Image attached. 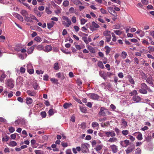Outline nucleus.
<instances>
[{
	"label": "nucleus",
	"mask_w": 154,
	"mask_h": 154,
	"mask_svg": "<svg viewBox=\"0 0 154 154\" xmlns=\"http://www.w3.org/2000/svg\"><path fill=\"white\" fill-rule=\"evenodd\" d=\"M88 49L90 52L92 53H95V50L94 48H93L91 47H88Z\"/></svg>",
	"instance_id": "45"
},
{
	"label": "nucleus",
	"mask_w": 154,
	"mask_h": 154,
	"mask_svg": "<svg viewBox=\"0 0 154 154\" xmlns=\"http://www.w3.org/2000/svg\"><path fill=\"white\" fill-rule=\"evenodd\" d=\"M97 65L101 69H103L104 66L103 63L101 61H99L97 63Z\"/></svg>",
	"instance_id": "22"
},
{
	"label": "nucleus",
	"mask_w": 154,
	"mask_h": 154,
	"mask_svg": "<svg viewBox=\"0 0 154 154\" xmlns=\"http://www.w3.org/2000/svg\"><path fill=\"white\" fill-rule=\"evenodd\" d=\"M54 68L55 70H57L59 69V63H55L54 66Z\"/></svg>",
	"instance_id": "35"
},
{
	"label": "nucleus",
	"mask_w": 154,
	"mask_h": 154,
	"mask_svg": "<svg viewBox=\"0 0 154 154\" xmlns=\"http://www.w3.org/2000/svg\"><path fill=\"white\" fill-rule=\"evenodd\" d=\"M23 81L22 77L19 76L18 77L17 79V82L18 85H21L23 84Z\"/></svg>",
	"instance_id": "13"
},
{
	"label": "nucleus",
	"mask_w": 154,
	"mask_h": 154,
	"mask_svg": "<svg viewBox=\"0 0 154 154\" xmlns=\"http://www.w3.org/2000/svg\"><path fill=\"white\" fill-rule=\"evenodd\" d=\"M137 7L138 8H141L145 9V8H144V6L141 3H138L137 5Z\"/></svg>",
	"instance_id": "49"
},
{
	"label": "nucleus",
	"mask_w": 154,
	"mask_h": 154,
	"mask_svg": "<svg viewBox=\"0 0 154 154\" xmlns=\"http://www.w3.org/2000/svg\"><path fill=\"white\" fill-rule=\"evenodd\" d=\"M112 113L108 111V110L104 107H101L98 114L100 116H106V115H111Z\"/></svg>",
	"instance_id": "1"
},
{
	"label": "nucleus",
	"mask_w": 154,
	"mask_h": 154,
	"mask_svg": "<svg viewBox=\"0 0 154 154\" xmlns=\"http://www.w3.org/2000/svg\"><path fill=\"white\" fill-rule=\"evenodd\" d=\"M9 138V137L6 135L2 138V140L3 142H7Z\"/></svg>",
	"instance_id": "36"
},
{
	"label": "nucleus",
	"mask_w": 154,
	"mask_h": 154,
	"mask_svg": "<svg viewBox=\"0 0 154 154\" xmlns=\"http://www.w3.org/2000/svg\"><path fill=\"white\" fill-rule=\"evenodd\" d=\"M17 134L16 133H15L13 134H11L10 136L11 138L13 140L15 139L16 138Z\"/></svg>",
	"instance_id": "61"
},
{
	"label": "nucleus",
	"mask_w": 154,
	"mask_h": 154,
	"mask_svg": "<svg viewBox=\"0 0 154 154\" xmlns=\"http://www.w3.org/2000/svg\"><path fill=\"white\" fill-rule=\"evenodd\" d=\"M25 20L28 22L32 23L33 21L29 17L27 16L25 17Z\"/></svg>",
	"instance_id": "40"
},
{
	"label": "nucleus",
	"mask_w": 154,
	"mask_h": 154,
	"mask_svg": "<svg viewBox=\"0 0 154 154\" xmlns=\"http://www.w3.org/2000/svg\"><path fill=\"white\" fill-rule=\"evenodd\" d=\"M117 140V138L115 137H113L110 138L108 140V142H110V143H113L116 142Z\"/></svg>",
	"instance_id": "29"
},
{
	"label": "nucleus",
	"mask_w": 154,
	"mask_h": 154,
	"mask_svg": "<svg viewBox=\"0 0 154 154\" xmlns=\"http://www.w3.org/2000/svg\"><path fill=\"white\" fill-rule=\"evenodd\" d=\"M34 40L38 42H40L41 41V38L40 37L37 36L35 38Z\"/></svg>",
	"instance_id": "47"
},
{
	"label": "nucleus",
	"mask_w": 154,
	"mask_h": 154,
	"mask_svg": "<svg viewBox=\"0 0 154 154\" xmlns=\"http://www.w3.org/2000/svg\"><path fill=\"white\" fill-rule=\"evenodd\" d=\"M54 22L52 21L51 23H47L48 28V29H50L52 28L54 24Z\"/></svg>",
	"instance_id": "26"
},
{
	"label": "nucleus",
	"mask_w": 154,
	"mask_h": 154,
	"mask_svg": "<svg viewBox=\"0 0 154 154\" xmlns=\"http://www.w3.org/2000/svg\"><path fill=\"white\" fill-rule=\"evenodd\" d=\"M69 2L68 1L65 0L63 3V5L65 7H67L69 5Z\"/></svg>",
	"instance_id": "42"
},
{
	"label": "nucleus",
	"mask_w": 154,
	"mask_h": 154,
	"mask_svg": "<svg viewBox=\"0 0 154 154\" xmlns=\"http://www.w3.org/2000/svg\"><path fill=\"white\" fill-rule=\"evenodd\" d=\"M140 75L142 79L145 80L147 77L146 75L142 71H140Z\"/></svg>",
	"instance_id": "14"
},
{
	"label": "nucleus",
	"mask_w": 154,
	"mask_h": 154,
	"mask_svg": "<svg viewBox=\"0 0 154 154\" xmlns=\"http://www.w3.org/2000/svg\"><path fill=\"white\" fill-rule=\"evenodd\" d=\"M87 95L90 98L93 100H98L99 98V95L95 93H89L87 94Z\"/></svg>",
	"instance_id": "3"
},
{
	"label": "nucleus",
	"mask_w": 154,
	"mask_h": 154,
	"mask_svg": "<svg viewBox=\"0 0 154 154\" xmlns=\"http://www.w3.org/2000/svg\"><path fill=\"white\" fill-rule=\"evenodd\" d=\"M103 147V145L102 144L97 145L94 148V149L97 151L100 150Z\"/></svg>",
	"instance_id": "24"
},
{
	"label": "nucleus",
	"mask_w": 154,
	"mask_h": 154,
	"mask_svg": "<svg viewBox=\"0 0 154 154\" xmlns=\"http://www.w3.org/2000/svg\"><path fill=\"white\" fill-rule=\"evenodd\" d=\"M146 82L150 85L152 87H154V80L152 77V76H149L148 78H146Z\"/></svg>",
	"instance_id": "6"
},
{
	"label": "nucleus",
	"mask_w": 154,
	"mask_h": 154,
	"mask_svg": "<svg viewBox=\"0 0 154 154\" xmlns=\"http://www.w3.org/2000/svg\"><path fill=\"white\" fill-rule=\"evenodd\" d=\"M104 133L105 134L106 136L108 137H109L110 136L111 137H115L116 135L114 131H113L109 132L104 131Z\"/></svg>",
	"instance_id": "8"
},
{
	"label": "nucleus",
	"mask_w": 154,
	"mask_h": 154,
	"mask_svg": "<svg viewBox=\"0 0 154 154\" xmlns=\"http://www.w3.org/2000/svg\"><path fill=\"white\" fill-rule=\"evenodd\" d=\"M26 92L28 95L31 96H35L36 94L35 91L31 90H28Z\"/></svg>",
	"instance_id": "17"
},
{
	"label": "nucleus",
	"mask_w": 154,
	"mask_h": 154,
	"mask_svg": "<svg viewBox=\"0 0 154 154\" xmlns=\"http://www.w3.org/2000/svg\"><path fill=\"white\" fill-rule=\"evenodd\" d=\"M20 13L25 17L29 15V13L26 10H22Z\"/></svg>",
	"instance_id": "20"
},
{
	"label": "nucleus",
	"mask_w": 154,
	"mask_h": 154,
	"mask_svg": "<svg viewBox=\"0 0 154 154\" xmlns=\"http://www.w3.org/2000/svg\"><path fill=\"white\" fill-rule=\"evenodd\" d=\"M104 48L106 50L105 52L106 54V55H107L110 53L111 51V49L108 46H105Z\"/></svg>",
	"instance_id": "30"
},
{
	"label": "nucleus",
	"mask_w": 154,
	"mask_h": 154,
	"mask_svg": "<svg viewBox=\"0 0 154 154\" xmlns=\"http://www.w3.org/2000/svg\"><path fill=\"white\" fill-rule=\"evenodd\" d=\"M129 143L130 141L128 140H125L120 142L121 145L123 147H127L129 144Z\"/></svg>",
	"instance_id": "5"
},
{
	"label": "nucleus",
	"mask_w": 154,
	"mask_h": 154,
	"mask_svg": "<svg viewBox=\"0 0 154 154\" xmlns=\"http://www.w3.org/2000/svg\"><path fill=\"white\" fill-rule=\"evenodd\" d=\"M148 86L145 83H142L141 85V88L146 89L147 88Z\"/></svg>",
	"instance_id": "56"
},
{
	"label": "nucleus",
	"mask_w": 154,
	"mask_h": 154,
	"mask_svg": "<svg viewBox=\"0 0 154 154\" xmlns=\"http://www.w3.org/2000/svg\"><path fill=\"white\" fill-rule=\"evenodd\" d=\"M114 32L116 35H120L122 33L121 31L119 30H114Z\"/></svg>",
	"instance_id": "57"
},
{
	"label": "nucleus",
	"mask_w": 154,
	"mask_h": 154,
	"mask_svg": "<svg viewBox=\"0 0 154 154\" xmlns=\"http://www.w3.org/2000/svg\"><path fill=\"white\" fill-rule=\"evenodd\" d=\"M132 99L134 101L137 103L139 102L141 100V98L138 95H134Z\"/></svg>",
	"instance_id": "12"
},
{
	"label": "nucleus",
	"mask_w": 154,
	"mask_h": 154,
	"mask_svg": "<svg viewBox=\"0 0 154 154\" xmlns=\"http://www.w3.org/2000/svg\"><path fill=\"white\" fill-rule=\"evenodd\" d=\"M92 24L93 26L96 28H98L100 27L99 26L98 24L94 21L92 22Z\"/></svg>",
	"instance_id": "55"
},
{
	"label": "nucleus",
	"mask_w": 154,
	"mask_h": 154,
	"mask_svg": "<svg viewBox=\"0 0 154 154\" xmlns=\"http://www.w3.org/2000/svg\"><path fill=\"white\" fill-rule=\"evenodd\" d=\"M48 114L50 116H52L54 114L53 110L52 109H50L48 111Z\"/></svg>",
	"instance_id": "62"
},
{
	"label": "nucleus",
	"mask_w": 154,
	"mask_h": 154,
	"mask_svg": "<svg viewBox=\"0 0 154 154\" xmlns=\"http://www.w3.org/2000/svg\"><path fill=\"white\" fill-rule=\"evenodd\" d=\"M103 34L104 36H106V42L109 43L111 39V32L108 30H106L103 32Z\"/></svg>",
	"instance_id": "2"
},
{
	"label": "nucleus",
	"mask_w": 154,
	"mask_h": 154,
	"mask_svg": "<svg viewBox=\"0 0 154 154\" xmlns=\"http://www.w3.org/2000/svg\"><path fill=\"white\" fill-rule=\"evenodd\" d=\"M56 76L58 78H60L62 80L64 79L65 78L64 74L63 73L59 72L57 73L56 74Z\"/></svg>",
	"instance_id": "16"
},
{
	"label": "nucleus",
	"mask_w": 154,
	"mask_h": 154,
	"mask_svg": "<svg viewBox=\"0 0 154 154\" xmlns=\"http://www.w3.org/2000/svg\"><path fill=\"white\" fill-rule=\"evenodd\" d=\"M135 148V147L134 145L133 144L130 145L128 147L126 150V154H128L132 152L134 149Z\"/></svg>",
	"instance_id": "7"
},
{
	"label": "nucleus",
	"mask_w": 154,
	"mask_h": 154,
	"mask_svg": "<svg viewBox=\"0 0 154 154\" xmlns=\"http://www.w3.org/2000/svg\"><path fill=\"white\" fill-rule=\"evenodd\" d=\"M111 35L113 37V38L112 39V41L114 42H116V38L115 34L114 33L112 32L111 33Z\"/></svg>",
	"instance_id": "52"
},
{
	"label": "nucleus",
	"mask_w": 154,
	"mask_h": 154,
	"mask_svg": "<svg viewBox=\"0 0 154 154\" xmlns=\"http://www.w3.org/2000/svg\"><path fill=\"white\" fill-rule=\"evenodd\" d=\"M35 13L37 15V16L38 17H41L42 14H43V12H39L38 11V10H34Z\"/></svg>",
	"instance_id": "41"
},
{
	"label": "nucleus",
	"mask_w": 154,
	"mask_h": 154,
	"mask_svg": "<svg viewBox=\"0 0 154 154\" xmlns=\"http://www.w3.org/2000/svg\"><path fill=\"white\" fill-rule=\"evenodd\" d=\"M109 148H111L113 153H115L117 152L118 147L116 145L114 144L110 146Z\"/></svg>",
	"instance_id": "10"
},
{
	"label": "nucleus",
	"mask_w": 154,
	"mask_h": 154,
	"mask_svg": "<svg viewBox=\"0 0 154 154\" xmlns=\"http://www.w3.org/2000/svg\"><path fill=\"white\" fill-rule=\"evenodd\" d=\"M141 2L143 4L145 5H147L149 3L147 0H141Z\"/></svg>",
	"instance_id": "64"
},
{
	"label": "nucleus",
	"mask_w": 154,
	"mask_h": 154,
	"mask_svg": "<svg viewBox=\"0 0 154 154\" xmlns=\"http://www.w3.org/2000/svg\"><path fill=\"white\" fill-rule=\"evenodd\" d=\"M80 109L81 112L83 113H86L87 111V109L85 107H80Z\"/></svg>",
	"instance_id": "48"
},
{
	"label": "nucleus",
	"mask_w": 154,
	"mask_h": 154,
	"mask_svg": "<svg viewBox=\"0 0 154 154\" xmlns=\"http://www.w3.org/2000/svg\"><path fill=\"white\" fill-rule=\"evenodd\" d=\"M99 74L100 76L104 80H106L107 79L106 76L105 75V72H104L100 71Z\"/></svg>",
	"instance_id": "19"
},
{
	"label": "nucleus",
	"mask_w": 154,
	"mask_h": 154,
	"mask_svg": "<svg viewBox=\"0 0 154 154\" xmlns=\"http://www.w3.org/2000/svg\"><path fill=\"white\" fill-rule=\"evenodd\" d=\"M41 115L42 118H45L46 116V113L45 111H42L41 112Z\"/></svg>",
	"instance_id": "58"
},
{
	"label": "nucleus",
	"mask_w": 154,
	"mask_h": 154,
	"mask_svg": "<svg viewBox=\"0 0 154 154\" xmlns=\"http://www.w3.org/2000/svg\"><path fill=\"white\" fill-rule=\"evenodd\" d=\"M6 75L4 73H3L1 75L0 80L2 81L6 77Z\"/></svg>",
	"instance_id": "54"
},
{
	"label": "nucleus",
	"mask_w": 154,
	"mask_h": 154,
	"mask_svg": "<svg viewBox=\"0 0 154 154\" xmlns=\"http://www.w3.org/2000/svg\"><path fill=\"white\" fill-rule=\"evenodd\" d=\"M127 56V54L126 52L125 51H123L122 52L121 54V56L123 58H125Z\"/></svg>",
	"instance_id": "44"
},
{
	"label": "nucleus",
	"mask_w": 154,
	"mask_h": 154,
	"mask_svg": "<svg viewBox=\"0 0 154 154\" xmlns=\"http://www.w3.org/2000/svg\"><path fill=\"white\" fill-rule=\"evenodd\" d=\"M139 92L141 94H147V91L146 89L141 88L139 90Z\"/></svg>",
	"instance_id": "28"
},
{
	"label": "nucleus",
	"mask_w": 154,
	"mask_h": 154,
	"mask_svg": "<svg viewBox=\"0 0 154 154\" xmlns=\"http://www.w3.org/2000/svg\"><path fill=\"white\" fill-rule=\"evenodd\" d=\"M125 120L124 119H122V125H123L122 127H123V128H124L126 127L127 126V122L125 121Z\"/></svg>",
	"instance_id": "39"
},
{
	"label": "nucleus",
	"mask_w": 154,
	"mask_h": 154,
	"mask_svg": "<svg viewBox=\"0 0 154 154\" xmlns=\"http://www.w3.org/2000/svg\"><path fill=\"white\" fill-rule=\"evenodd\" d=\"M72 104L71 103H66L63 104V107L65 109L68 108L70 106H71Z\"/></svg>",
	"instance_id": "31"
},
{
	"label": "nucleus",
	"mask_w": 154,
	"mask_h": 154,
	"mask_svg": "<svg viewBox=\"0 0 154 154\" xmlns=\"http://www.w3.org/2000/svg\"><path fill=\"white\" fill-rule=\"evenodd\" d=\"M26 70L25 68L23 67H21L20 69V72L21 73H25Z\"/></svg>",
	"instance_id": "60"
},
{
	"label": "nucleus",
	"mask_w": 154,
	"mask_h": 154,
	"mask_svg": "<svg viewBox=\"0 0 154 154\" xmlns=\"http://www.w3.org/2000/svg\"><path fill=\"white\" fill-rule=\"evenodd\" d=\"M87 143H82L81 145L82 150L83 152H86L87 150L88 149L87 146Z\"/></svg>",
	"instance_id": "11"
},
{
	"label": "nucleus",
	"mask_w": 154,
	"mask_h": 154,
	"mask_svg": "<svg viewBox=\"0 0 154 154\" xmlns=\"http://www.w3.org/2000/svg\"><path fill=\"white\" fill-rule=\"evenodd\" d=\"M26 103L28 105L31 104L33 102L32 99L30 97H26Z\"/></svg>",
	"instance_id": "21"
},
{
	"label": "nucleus",
	"mask_w": 154,
	"mask_h": 154,
	"mask_svg": "<svg viewBox=\"0 0 154 154\" xmlns=\"http://www.w3.org/2000/svg\"><path fill=\"white\" fill-rule=\"evenodd\" d=\"M22 48L23 47L21 45H17L16 47L14 48V49L15 51L19 52L20 51L21 49H22Z\"/></svg>",
	"instance_id": "25"
},
{
	"label": "nucleus",
	"mask_w": 154,
	"mask_h": 154,
	"mask_svg": "<svg viewBox=\"0 0 154 154\" xmlns=\"http://www.w3.org/2000/svg\"><path fill=\"white\" fill-rule=\"evenodd\" d=\"M36 47L37 49L39 51H41L44 49L43 46L42 45H40L37 46H36V47Z\"/></svg>",
	"instance_id": "38"
},
{
	"label": "nucleus",
	"mask_w": 154,
	"mask_h": 154,
	"mask_svg": "<svg viewBox=\"0 0 154 154\" xmlns=\"http://www.w3.org/2000/svg\"><path fill=\"white\" fill-rule=\"evenodd\" d=\"M133 135L136 136L137 138L139 140H141L143 139L142 134L140 132H135L133 134Z\"/></svg>",
	"instance_id": "4"
},
{
	"label": "nucleus",
	"mask_w": 154,
	"mask_h": 154,
	"mask_svg": "<svg viewBox=\"0 0 154 154\" xmlns=\"http://www.w3.org/2000/svg\"><path fill=\"white\" fill-rule=\"evenodd\" d=\"M15 130L14 128L12 127H10L9 128V132L11 133L15 131Z\"/></svg>",
	"instance_id": "59"
},
{
	"label": "nucleus",
	"mask_w": 154,
	"mask_h": 154,
	"mask_svg": "<svg viewBox=\"0 0 154 154\" xmlns=\"http://www.w3.org/2000/svg\"><path fill=\"white\" fill-rule=\"evenodd\" d=\"M149 50V52L150 53L151 52L154 51V47L152 46H149L148 47Z\"/></svg>",
	"instance_id": "37"
},
{
	"label": "nucleus",
	"mask_w": 154,
	"mask_h": 154,
	"mask_svg": "<svg viewBox=\"0 0 154 154\" xmlns=\"http://www.w3.org/2000/svg\"><path fill=\"white\" fill-rule=\"evenodd\" d=\"M17 145V143L16 141H12L9 143L8 146L11 147H14L16 146Z\"/></svg>",
	"instance_id": "27"
},
{
	"label": "nucleus",
	"mask_w": 154,
	"mask_h": 154,
	"mask_svg": "<svg viewBox=\"0 0 154 154\" xmlns=\"http://www.w3.org/2000/svg\"><path fill=\"white\" fill-rule=\"evenodd\" d=\"M72 2L76 5H79L82 4V2L79 0H75Z\"/></svg>",
	"instance_id": "34"
},
{
	"label": "nucleus",
	"mask_w": 154,
	"mask_h": 154,
	"mask_svg": "<svg viewBox=\"0 0 154 154\" xmlns=\"http://www.w3.org/2000/svg\"><path fill=\"white\" fill-rule=\"evenodd\" d=\"M14 15L20 21H23V17L19 14L16 13L15 14V15Z\"/></svg>",
	"instance_id": "23"
},
{
	"label": "nucleus",
	"mask_w": 154,
	"mask_h": 154,
	"mask_svg": "<svg viewBox=\"0 0 154 154\" xmlns=\"http://www.w3.org/2000/svg\"><path fill=\"white\" fill-rule=\"evenodd\" d=\"M122 134L125 136L127 135L129 133V131L127 130H124L122 131Z\"/></svg>",
	"instance_id": "50"
},
{
	"label": "nucleus",
	"mask_w": 154,
	"mask_h": 154,
	"mask_svg": "<svg viewBox=\"0 0 154 154\" xmlns=\"http://www.w3.org/2000/svg\"><path fill=\"white\" fill-rule=\"evenodd\" d=\"M20 124L22 125H25V119L23 118H20L19 119Z\"/></svg>",
	"instance_id": "33"
},
{
	"label": "nucleus",
	"mask_w": 154,
	"mask_h": 154,
	"mask_svg": "<svg viewBox=\"0 0 154 154\" xmlns=\"http://www.w3.org/2000/svg\"><path fill=\"white\" fill-rule=\"evenodd\" d=\"M49 76L47 74H45L44 75L43 77V79L44 80L48 81V78Z\"/></svg>",
	"instance_id": "63"
},
{
	"label": "nucleus",
	"mask_w": 154,
	"mask_h": 154,
	"mask_svg": "<svg viewBox=\"0 0 154 154\" xmlns=\"http://www.w3.org/2000/svg\"><path fill=\"white\" fill-rule=\"evenodd\" d=\"M7 85L9 88H13L14 85V82L12 79H8Z\"/></svg>",
	"instance_id": "9"
},
{
	"label": "nucleus",
	"mask_w": 154,
	"mask_h": 154,
	"mask_svg": "<svg viewBox=\"0 0 154 154\" xmlns=\"http://www.w3.org/2000/svg\"><path fill=\"white\" fill-rule=\"evenodd\" d=\"M110 11H109L110 14L113 15L114 16H116L117 15V14L115 12V11H119V10H110Z\"/></svg>",
	"instance_id": "43"
},
{
	"label": "nucleus",
	"mask_w": 154,
	"mask_h": 154,
	"mask_svg": "<svg viewBox=\"0 0 154 154\" xmlns=\"http://www.w3.org/2000/svg\"><path fill=\"white\" fill-rule=\"evenodd\" d=\"M128 78L129 81L131 84H134V79L131 75H129L128 77Z\"/></svg>",
	"instance_id": "32"
},
{
	"label": "nucleus",
	"mask_w": 154,
	"mask_h": 154,
	"mask_svg": "<svg viewBox=\"0 0 154 154\" xmlns=\"http://www.w3.org/2000/svg\"><path fill=\"white\" fill-rule=\"evenodd\" d=\"M36 47V45H34L28 49L27 51V53L28 54H32L35 48Z\"/></svg>",
	"instance_id": "15"
},
{
	"label": "nucleus",
	"mask_w": 154,
	"mask_h": 154,
	"mask_svg": "<svg viewBox=\"0 0 154 154\" xmlns=\"http://www.w3.org/2000/svg\"><path fill=\"white\" fill-rule=\"evenodd\" d=\"M130 94H131V96L137 95V92L136 90H134L132 92L130 93Z\"/></svg>",
	"instance_id": "51"
},
{
	"label": "nucleus",
	"mask_w": 154,
	"mask_h": 154,
	"mask_svg": "<svg viewBox=\"0 0 154 154\" xmlns=\"http://www.w3.org/2000/svg\"><path fill=\"white\" fill-rule=\"evenodd\" d=\"M99 126V124L98 123L96 122H94L92 123V126L94 128Z\"/></svg>",
	"instance_id": "46"
},
{
	"label": "nucleus",
	"mask_w": 154,
	"mask_h": 154,
	"mask_svg": "<svg viewBox=\"0 0 154 154\" xmlns=\"http://www.w3.org/2000/svg\"><path fill=\"white\" fill-rule=\"evenodd\" d=\"M52 50V47L51 45H47L45 46L43 50L46 52H49Z\"/></svg>",
	"instance_id": "18"
},
{
	"label": "nucleus",
	"mask_w": 154,
	"mask_h": 154,
	"mask_svg": "<svg viewBox=\"0 0 154 154\" xmlns=\"http://www.w3.org/2000/svg\"><path fill=\"white\" fill-rule=\"evenodd\" d=\"M141 151L140 148H138L136 150L135 154H141Z\"/></svg>",
	"instance_id": "53"
}]
</instances>
